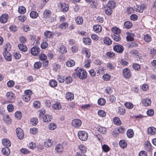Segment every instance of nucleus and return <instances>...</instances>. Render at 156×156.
Returning a JSON list of instances; mask_svg holds the SVG:
<instances>
[{"instance_id": "f257e3e1", "label": "nucleus", "mask_w": 156, "mask_h": 156, "mask_svg": "<svg viewBox=\"0 0 156 156\" xmlns=\"http://www.w3.org/2000/svg\"><path fill=\"white\" fill-rule=\"evenodd\" d=\"M76 73L77 77L81 80H85L87 77V73L86 71L81 68H78L76 70Z\"/></svg>"}, {"instance_id": "f03ea898", "label": "nucleus", "mask_w": 156, "mask_h": 156, "mask_svg": "<svg viewBox=\"0 0 156 156\" xmlns=\"http://www.w3.org/2000/svg\"><path fill=\"white\" fill-rule=\"evenodd\" d=\"M24 94L22 97L23 100L26 102L30 101L31 99V96L32 94V91L30 90H26L25 91Z\"/></svg>"}, {"instance_id": "7ed1b4c3", "label": "nucleus", "mask_w": 156, "mask_h": 156, "mask_svg": "<svg viewBox=\"0 0 156 156\" xmlns=\"http://www.w3.org/2000/svg\"><path fill=\"white\" fill-rule=\"evenodd\" d=\"M78 136L79 138L82 141L87 140L88 137L87 133L85 131H80L78 133Z\"/></svg>"}, {"instance_id": "20e7f679", "label": "nucleus", "mask_w": 156, "mask_h": 156, "mask_svg": "<svg viewBox=\"0 0 156 156\" xmlns=\"http://www.w3.org/2000/svg\"><path fill=\"white\" fill-rule=\"evenodd\" d=\"M3 54L6 60L9 61H11L12 59V56L10 53L8 51L7 48H5Z\"/></svg>"}, {"instance_id": "39448f33", "label": "nucleus", "mask_w": 156, "mask_h": 156, "mask_svg": "<svg viewBox=\"0 0 156 156\" xmlns=\"http://www.w3.org/2000/svg\"><path fill=\"white\" fill-rule=\"evenodd\" d=\"M16 132L18 138L20 140L23 139L24 134V132L22 129L20 128H17L16 129Z\"/></svg>"}, {"instance_id": "423d86ee", "label": "nucleus", "mask_w": 156, "mask_h": 156, "mask_svg": "<svg viewBox=\"0 0 156 156\" xmlns=\"http://www.w3.org/2000/svg\"><path fill=\"white\" fill-rule=\"evenodd\" d=\"M82 124L80 120L79 119H75L72 122V125L73 126L76 128H78L80 127Z\"/></svg>"}, {"instance_id": "0eeeda50", "label": "nucleus", "mask_w": 156, "mask_h": 156, "mask_svg": "<svg viewBox=\"0 0 156 156\" xmlns=\"http://www.w3.org/2000/svg\"><path fill=\"white\" fill-rule=\"evenodd\" d=\"M113 48L115 51L119 53H122L124 50L123 47L119 44L115 45Z\"/></svg>"}, {"instance_id": "6e6552de", "label": "nucleus", "mask_w": 156, "mask_h": 156, "mask_svg": "<svg viewBox=\"0 0 156 156\" xmlns=\"http://www.w3.org/2000/svg\"><path fill=\"white\" fill-rule=\"evenodd\" d=\"M147 8V6L145 4H140L137 5L136 8V11L138 12L142 13L144 10Z\"/></svg>"}, {"instance_id": "1a4fd4ad", "label": "nucleus", "mask_w": 156, "mask_h": 156, "mask_svg": "<svg viewBox=\"0 0 156 156\" xmlns=\"http://www.w3.org/2000/svg\"><path fill=\"white\" fill-rule=\"evenodd\" d=\"M6 96L7 99L10 100L9 101L10 102H12V101L14 100L15 98V94L12 92H8L6 94Z\"/></svg>"}, {"instance_id": "9d476101", "label": "nucleus", "mask_w": 156, "mask_h": 156, "mask_svg": "<svg viewBox=\"0 0 156 156\" xmlns=\"http://www.w3.org/2000/svg\"><path fill=\"white\" fill-rule=\"evenodd\" d=\"M40 48L37 47H34L31 50V54L34 55H36L40 52Z\"/></svg>"}, {"instance_id": "9b49d317", "label": "nucleus", "mask_w": 156, "mask_h": 156, "mask_svg": "<svg viewBox=\"0 0 156 156\" xmlns=\"http://www.w3.org/2000/svg\"><path fill=\"white\" fill-rule=\"evenodd\" d=\"M64 148L63 146L61 144H57L55 148V150L58 153H61L63 151Z\"/></svg>"}, {"instance_id": "f8f14e48", "label": "nucleus", "mask_w": 156, "mask_h": 156, "mask_svg": "<svg viewBox=\"0 0 156 156\" xmlns=\"http://www.w3.org/2000/svg\"><path fill=\"white\" fill-rule=\"evenodd\" d=\"M151 100L148 98H146L142 100V104L145 106H149L151 104Z\"/></svg>"}, {"instance_id": "ddd939ff", "label": "nucleus", "mask_w": 156, "mask_h": 156, "mask_svg": "<svg viewBox=\"0 0 156 156\" xmlns=\"http://www.w3.org/2000/svg\"><path fill=\"white\" fill-rule=\"evenodd\" d=\"M59 7H61L63 12H66L68 10L69 6L68 4L66 3H60L58 4Z\"/></svg>"}, {"instance_id": "4468645a", "label": "nucleus", "mask_w": 156, "mask_h": 156, "mask_svg": "<svg viewBox=\"0 0 156 156\" xmlns=\"http://www.w3.org/2000/svg\"><path fill=\"white\" fill-rule=\"evenodd\" d=\"M124 76L126 78H128L131 76V73L130 70L127 68H125L123 71Z\"/></svg>"}, {"instance_id": "2eb2a0df", "label": "nucleus", "mask_w": 156, "mask_h": 156, "mask_svg": "<svg viewBox=\"0 0 156 156\" xmlns=\"http://www.w3.org/2000/svg\"><path fill=\"white\" fill-rule=\"evenodd\" d=\"M8 15L7 14L2 15L0 17V22L2 23H5L8 20Z\"/></svg>"}, {"instance_id": "dca6fc26", "label": "nucleus", "mask_w": 156, "mask_h": 156, "mask_svg": "<svg viewBox=\"0 0 156 156\" xmlns=\"http://www.w3.org/2000/svg\"><path fill=\"white\" fill-rule=\"evenodd\" d=\"M1 151L2 153L5 156H8L10 153V150L8 147L2 148Z\"/></svg>"}, {"instance_id": "f3484780", "label": "nucleus", "mask_w": 156, "mask_h": 156, "mask_svg": "<svg viewBox=\"0 0 156 156\" xmlns=\"http://www.w3.org/2000/svg\"><path fill=\"white\" fill-rule=\"evenodd\" d=\"M95 128L98 130L99 132L102 134H105L107 132V130L105 128L101 126H96Z\"/></svg>"}, {"instance_id": "a211bd4d", "label": "nucleus", "mask_w": 156, "mask_h": 156, "mask_svg": "<svg viewBox=\"0 0 156 156\" xmlns=\"http://www.w3.org/2000/svg\"><path fill=\"white\" fill-rule=\"evenodd\" d=\"M130 53L132 55L134 56H136L137 58L140 59L142 57V55L139 53L138 51L135 50H132L130 51Z\"/></svg>"}, {"instance_id": "6ab92c4d", "label": "nucleus", "mask_w": 156, "mask_h": 156, "mask_svg": "<svg viewBox=\"0 0 156 156\" xmlns=\"http://www.w3.org/2000/svg\"><path fill=\"white\" fill-rule=\"evenodd\" d=\"M111 30L112 32V35L119 34L121 32L120 30L117 27H114L111 29Z\"/></svg>"}, {"instance_id": "aec40b11", "label": "nucleus", "mask_w": 156, "mask_h": 156, "mask_svg": "<svg viewBox=\"0 0 156 156\" xmlns=\"http://www.w3.org/2000/svg\"><path fill=\"white\" fill-rule=\"evenodd\" d=\"M106 6L112 9H114L115 6V2L113 0H109Z\"/></svg>"}, {"instance_id": "412c9836", "label": "nucleus", "mask_w": 156, "mask_h": 156, "mask_svg": "<svg viewBox=\"0 0 156 156\" xmlns=\"http://www.w3.org/2000/svg\"><path fill=\"white\" fill-rule=\"evenodd\" d=\"M148 133L151 135H154L156 133V129L153 127H150L147 129Z\"/></svg>"}, {"instance_id": "4be33fe9", "label": "nucleus", "mask_w": 156, "mask_h": 156, "mask_svg": "<svg viewBox=\"0 0 156 156\" xmlns=\"http://www.w3.org/2000/svg\"><path fill=\"white\" fill-rule=\"evenodd\" d=\"M93 29L96 33H98L101 31L102 27L99 25H95L93 26Z\"/></svg>"}, {"instance_id": "5701e85b", "label": "nucleus", "mask_w": 156, "mask_h": 156, "mask_svg": "<svg viewBox=\"0 0 156 156\" xmlns=\"http://www.w3.org/2000/svg\"><path fill=\"white\" fill-rule=\"evenodd\" d=\"M18 46L19 49L22 51L25 52L27 50V47L23 44H19Z\"/></svg>"}, {"instance_id": "b1692460", "label": "nucleus", "mask_w": 156, "mask_h": 156, "mask_svg": "<svg viewBox=\"0 0 156 156\" xmlns=\"http://www.w3.org/2000/svg\"><path fill=\"white\" fill-rule=\"evenodd\" d=\"M2 144L6 147H10L11 145V143L10 141L7 139H4L2 141Z\"/></svg>"}, {"instance_id": "393cba45", "label": "nucleus", "mask_w": 156, "mask_h": 156, "mask_svg": "<svg viewBox=\"0 0 156 156\" xmlns=\"http://www.w3.org/2000/svg\"><path fill=\"white\" fill-rule=\"evenodd\" d=\"M52 142L50 139H47L44 142V145L46 147H49L52 146Z\"/></svg>"}, {"instance_id": "a878e982", "label": "nucleus", "mask_w": 156, "mask_h": 156, "mask_svg": "<svg viewBox=\"0 0 156 156\" xmlns=\"http://www.w3.org/2000/svg\"><path fill=\"white\" fill-rule=\"evenodd\" d=\"M51 12L49 10H45L43 12V17L44 18H47L49 17L51 15Z\"/></svg>"}, {"instance_id": "bb28decb", "label": "nucleus", "mask_w": 156, "mask_h": 156, "mask_svg": "<svg viewBox=\"0 0 156 156\" xmlns=\"http://www.w3.org/2000/svg\"><path fill=\"white\" fill-rule=\"evenodd\" d=\"M58 49L59 53L62 54L66 53L67 51L66 48L64 45H61Z\"/></svg>"}, {"instance_id": "cd10ccee", "label": "nucleus", "mask_w": 156, "mask_h": 156, "mask_svg": "<svg viewBox=\"0 0 156 156\" xmlns=\"http://www.w3.org/2000/svg\"><path fill=\"white\" fill-rule=\"evenodd\" d=\"M119 145L121 148L124 149L127 147V143L125 140H122L120 141Z\"/></svg>"}, {"instance_id": "c85d7f7f", "label": "nucleus", "mask_w": 156, "mask_h": 156, "mask_svg": "<svg viewBox=\"0 0 156 156\" xmlns=\"http://www.w3.org/2000/svg\"><path fill=\"white\" fill-rule=\"evenodd\" d=\"M116 110L119 114L122 115H124L126 112V110L124 108L120 107L117 108Z\"/></svg>"}, {"instance_id": "c756f323", "label": "nucleus", "mask_w": 156, "mask_h": 156, "mask_svg": "<svg viewBox=\"0 0 156 156\" xmlns=\"http://www.w3.org/2000/svg\"><path fill=\"white\" fill-rule=\"evenodd\" d=\"M52 119V117L50 115H45L43 117V120L45 122H48Z\"/></svg>"}, {"instance_id": "7c9ffc66", "label": "nucleus", "mask_w": 156, "mask_h": 156, "mask_svg": "<svg viewBox=\"0 0 156 156\" xmlns=\"http://www.w3.org/2000/svg\"><path fill=\"white\" fill-rule=\"evenodd\" d=\"M127 136L129 138H131L133 137L134 135V132L133 129H129L126 132Z\"/></svg>"}, {"instance_id": "2f4dec72", "label": "nucleus", "mask_w": 156, "mask_h": 156, "mask_svg": "<svg viewBox=\"0 0 156 156\" xmlns=\"http://www.w3.org/2000/svg\"><path fill=\"white\" fill-rule=\"evenodd\" d=\"M3 119L4 120L8 123H10L11 122V118L8 114L5 115L3 116Z\"/></svg>"}, {"instance_id": "473e14b6", "label": "nucleus", "mask_w": 156, "mask_h": 156, "mask_svg": "<svg viewBox=\"0 0 156 156\" xmlns=\"http://www.w3.org/2000/svg\"><path fill=\"white\" fill-rule=\"evenodd\" d=\"M66 97L69 100H73L74 99V94L70 92L67 93L66 95Z\"/></svg>"}, {"instance_id": "72a5a7b5", "label": "nucleus", "mask_w": 156, "mask_h": 156, "mask_svg": "<svg viewBox=\"0 0 156 156\" xmlns=\"http://www.w3.org/2000/svg\"><path fill=\"white\" fill-rule=\"evenodd\" d=\"M61 105L59 102H56L52 105V108L55 110H59L61 108Z\"/></svg>"}, {"instance_id": "f704fd0d", "label": "nucleus", "mask_w": 156, "mask_h": 156, "mask_svg": "<svg viewBox=\"0 0 156 156\" xmlns=\"http://www.w3.org/2000/svg\"><path fill=\"white\" fill-rule=\"evenodd\" d=\"M44 35L46 38H48L51 37L53 35V34L51 31H47L44 32Z\"/></svg>"}, {"instance_id": "c9c22d12", "label": "nucleus", "mask_w": 156, "mask_h": 156, "mask_svg": "<svg viewBox=\"0 0 156 156\" xmlns=\"http://www.w3.org/2000/svg\"><path fill=\"white\" fill-rule=\"evenodd\" d=\"M18 12L21 14L25 13L26 11V8L23 6H20L18 8Z\"/></svg>"}, {"instance_id": "e433bc0d", "label": "nucleus", "mask_w": 156, "mask_h": 156, "mask_svg": "<svg viewBox=\"0 0 156 156\" xmlns=\"http://www.w3.org/2000/svg\"><path fill=\"white\" fill-rule=\"evenodd\" d=\"M49 84L51 87H54L57 85V82L55 80H52L50 81Z\"/></svg>"}, {"instance_id": "4c0bfd02", "label": "nucleus", "mask_w": 156, "mask_h": 156, "mask_svg": "<svg viewBox=\"0 0 156 156\" xmlns=\"http://www.w3.org/2000/svg\"><path fill=\"white\" fill-rule=\"evenodd\" d=\"M113 122L115 124L119 126L121 124V122L119 118L118 117H115L114 118Z\"/></svg>"}, {"instance_id": "58836bf2", "label": "nucleus", "mask_w": 156, "mask_h": 156, "mask_svg": "<svg viewBox=\"0 0 156 156\" xmlns=\"http://www.w3.org/2000/svg\"><path fill=\"white\" fill-rule=\"evenodd\" d=\"M75 63V61L74 60L70 59L67 61L66 62V65L68 67H71L74 66Z\"/></svg>"}, {"instance_id": "ea45409f", "label": "nucleus", "mask_w": 156, "mask_h": 156, "mask_svg": "<svg viewBox=\"0 0 156 156\" xmlns=\"http://www.w3.org/2000/svg\"><path fill=\"white\" fill-rule=\"evenodd\" d=\"M105 13L108 15H111L112 12V9L106 6L105 7Z\"/></svg>"}, {"instance_id": "a19ab883", "label": "nucleus", "mask_w": 156, "mask_h": 156, "mask_svg": "<svg viewBox=\"0 0 156 156\" xmlns=\"http://www.w3.org/2000/svg\"><path fill=\"white\" fill-rule=\"evenodd\" d=\"M91 39L88 37L84 38H83V42L85 44H91Z\"/></svg>"}, {"instance_id": "79ce46f5", "label": "nucleus", "mask_w": 156, "mask_h": 156, "mask_svg": "<svg viewBox=\"0 0 156 156\" xmlns=\"http://www.w3.org/2000/svg\"><path fill=\"white\" fill-rule=\"evenodd\" d=\"M124 25L125 28L127 29H130L132 26V23L129 21L125 22Z\"/></svg>"}, {"instance_id": "37998d69", "label": "nucleus", "mask_w": 156, "mask_h": 156, "mask_svg": "<svg viewBox=\"0 0 156 156\" xmlns=\"http://www.w3.org/2000/svg\"><path fill=\"white\" fill-rule=\"evenodd\" d=\"M30 16L31 18L33 19H35L38 16V14L37 12L33 11L30 12Z\"/></svg>"}, {"instance_id": "c03bdc74", "label": "nucleus", "mask_w": 156, "mask_h": 156, "mask_svg": "<svg viewBox=\"0 0 156 156\" xmlns=\"http://www.w3.org/2000/svg\"><path fill=\"white\" fill-rule=\"evenodd\" d=\"M112 38L116 41H120L121 37L119 34L117 35H112Z\"/></svg>"}, {"instance_id": "a18cd8bd", "label": "nucleus", "mask_w": 156, "mask_h": 156, "mask_svg": "<svg viewBox=\"0 0 156 156\" xmlns=\"http://www.w3.org/2000/svg\"><path fill=\"white\" fill-rule=\"evenodd\" d=\"M145 147L147 151H150L151 149V144L149 142L147 141L145 143Z\"/></svg>"}, {"instance_id": "49530a36", "label": "nucleus", "mask_w": 156, "mask_h": 156, "mask_svg": "<svg viewBox=\"0 0 156 156\" xmlns=\"http://www.w3.org/2000/svg\"><path fill=\"white\" fill-rule=\"evenodd\" d=\"M79 150L83 153H85L87 151L86 148L84 145L82 144L78 146Z\"/></svg>"}, {"instance_id": "de8ad7c7", "label": "nucleus", "mask_w": 156, "mask_h": 156, "mask_svg": "<svg viewBox=\"0 0 156 156\" xmlns=\"http://www.w3.org/2000/svg\"><path fill=\"white\" fill-rule=\"evenodd\" d=\"M75 21L77 24H81L83 22V19L82 17L79 16L76 18Z\"/></svg>"}, {"instance_id": "09e8293b", "label": "nucleus", "mask_w": 156, "mask_h": 156, "mask_svg": "<svg viewBox=\"0 0 156 156\" xmlns=\"http://www.w3.org/2000/svg\"><path fill=\"white\" fill-rule=\"evenodd\" d=\"M38 122V120L36 118H33L31 119L30 123L33 126H34L37 125Z\"/></svg>"}, {"instance_id": "8fccbe9b", "label": "nucleus", "mask_w": 156, "mask_h": 156, "mask_svg": "<svg viewBox=\"0 0 156 156\" xmlns=\"http://www.w3.org/2000/svg\"><path fill=\"white\" fill-rule=\"evenodd\" d=\"M144 39L147 42H150L151 39V36L148 34H146L144 36Z\"/></svg>"}, {"instance_id": "3c124183", "label": "nucleus", "mask_w": 156, "mask_h": 156, "mask_svg": "<svg viewBox=\"0 0 156 156\" xmlns=\"http://www.w3.org/2000/svg\"><path fill=\"white\" fill-rule=\"evenodd\" d=\"M68 24L66 22H63L59 25V27L60 29H65L68 27Z\"/></svg>"}, {"instance_id": "603ef678", "label": "nucleus", "mask_w": 156, "mask_h": 156, "mask_svg": "<svg viewBox=\"0 0 156 156\" xmlns=\"http://www.w3.org/2000/svg\"><path fill=\"white\" fill-rule=\"evenodd\" d=\"M102 148L103 151L105 152L109 151L110 148L109 146L106 144H104L102 146Z\"/></svg>"}, {"instance_id": "864d4df0", "label": "nucleus", "mask_w": 156, "mask_h": 156, "mask_svg": "<svg viewBox=\"0 0 156 156\" xmlns=\"http://www.w3.org/2000/svg\"><path fill=\"white\" fill-rule=\"evenodd\" d=\"M98 104L100 105H104L106 101L105 99L103 98H100L98 100Z\"/></svg>"}, {"instance_id": "5fc2aeb1", "label": "nucleus", "mask_w": 156, "mask_h": 156, "mask_svg": "<svg viewBox=\"0 0 156 156\" xmlns=\"http://www.w3.org/2000/svg\"><path fill=\"white\" fill-rule=\"evenodd\" d=\"M104 43L106 44L110 45L112 42L110 39L108 37H106L104 40Z\"/></svg>"}, {"instance_id": "6e6d98bb", "label": "nucleus", "mask_w": 156, "mask_h": 156, "mask_svg": "<svg viewBox=\"0 0 156 156\" xmlns=\"http://www.w3.org/2000/svg\"><path fill=\"white\" fill-rule=\"evenodd\" d=\"M124 105L128 109H132L133 107V105L130 102H126L124 103Z\"/></svg>"}, {"instance_id": "4d7b16f0", "label": "nucleus", "mask_w": 156, "mask_h": 156, "mask_svg": "<svg viewBox=\"0 0 156 156\" xmlns=\"http://www.w3.org/2000/svg\"><path fill=\"white\" fill-rule=\"evenodd\" d=\"M56 128V125L55 123H51L48 125V128L51 130H54Z\"/></svg>"}, {"instance_id": "13d9d810", "label": "nucleus", "mask_w": 156, "mask_h": 156, "mask_svg": "<svg viewBox=\"0 0 156 156\" xmlns=\"http://www.w3.org/2000/svg\"><path fill=\"white\" fill-rule=\"evenodd\" d=\"M72 77L69 76H68L65 78V81L66 83L69 84L72 82Z\"/></svg>"}, {"instance_id": "bf43d9fd", "label": "nucleus", "mask_w": 156, "mask_h": 156, "mask_svg": "<svg viewBox=\"0 0 156 156\" xmlns=\"http://www.w3.org/2000/svg\"><path fill=\"white\" fill-rule=\"evenodd\" d=\"M7 109L9 112H12L14 110V107L12 104H9L7 105Z\"/></svg>"}, {"instance_id": "052dcab7", "label": "nucleus", "mask_w": 156, "mask_h": 156, "mask_svg": "<svg viewBox=\"0 0 156 156\" xmlns=\"http://www.w3.org/2000/svg\"><path fill=\"white\" fill-rule=\"evenodd\" d=\"M103 78L104 80L108 81L110 79L111 76L109 74H105L103 75Z\"/></svg>"}, {"instance_id": "680f3d73", "label": "nucleus", "mask_w": 156, "mask_h": 156, "mask_svg": "<svg viewBox=\"0 0 156 156\" xmlns=\"http://www.w3.org/2000/svg\"><path fill=\"white\" fill-rule=\"evenodd\" d=\"M98 114L101 117H104L105 116L106 114L102 110H99L98 112Z\"/></svg>"}, {"instance_id": "e2e57ef3", "label": "nucleus", "mask_w": 156, "mask_h": 156, "mask_svg": "<svg viewBox=\"0 0 156 156\" xmlns=\"http://www.w3.org/2000/svg\"><path fill=\"white\" fill-rule=\"evenodd\" d=\"M15 116L18 119H20L22 117V114L20 112L17 111L15 113Z\"/></svg>"}, {"instance_id": "0e129e2a", "label": "nucleus", "mask_w": 156, "mask_h": 156, "mask_svg": "<svg viewBox=\"0 0 156 156\" xmlns=\"http://www.w3.org/2000/svg\"><path fill=\"white\" fill-rule=\"evenodd\" d=\"M38 132V129L37 128L33 127L30 129V133L33 134H35Z\"/></svg>"}, {"instance_id": "69168bd1", "label": "nucleus", "mask_w": 156, "mask_h": 156, "mask_svg": "<svg viewBox=\"0 0 156 156\" xmlns=\"http://www.w3.org/2000/svg\"><path fill=\"white\" fill-rule=\"evenodd\" d=\"M133 68L135 70H138L140 69V65L137 63H134L132 65Z\"/></svg>"}, {"instance_id": "338daca9", "label": "nucleus", "mask_w": 156, "mask_h": 156, "mask_svg": "<svg viewBox=\"0 0 156 156\" xmlns=\"http://www.w3.org/2000/svg\"><path fill=\"white\" fill-rule=\"evenodd\" d=\"M36 147V144L35 143L33 142H31L30 143L28 144L29 147L32 149H33L35 148Z\"/></svg>"}, {"instance_id": "774afa93", "label": "nucleus", "mask_w": 156, "mask_h": 156, "mask_svg": "<svg viewBox=\"0 0 156 156\" xmlns=\"http://www.w3.org/2000/svg\"><path fill=\"white\" fill-rule=\"evenodd\" d=\"M57 80L59 82L63 83L65 81V79L63 76L58 75L57 76Z\"/></svg>"}]
</instances>
